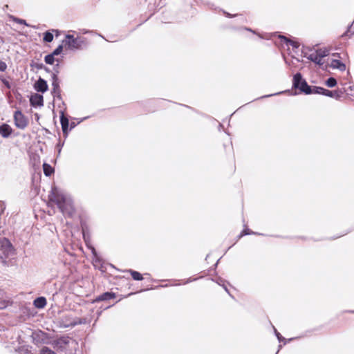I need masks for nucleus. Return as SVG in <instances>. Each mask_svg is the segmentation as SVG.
Listing matches in <instances>:
<instances>
[{
    "label": "nucleus",
    "mask_w": 354,
    "mask_h": 354,
    "mask_svg": "<svg viewBox=\"0 0 354 354\" xmlns=\"http://www.w3.org/2000/svg\"><path fill=\"white\" fill-rule=\"evenodd\" d=\"M55 56L53 55L52 53L46 55L44 57V61H45L46 64H49V65H53L54 64L55 61H57V59L55 58Z\"/></svg>",
    "instance_id": "nucleus-23"
},
{
    "label": "nucleus",
    "mask_w": 354,
    "mask_h": 354,
    "mask_svg": "<svg viewBox=\"0 0 354 354\" xmlns=\"http://www.w3.org/2000/svg\"><path fill=\"white\" fill-rule=\"evenodd\" d=\"M219 260H220V259H218V260L216 261V263L214 264V266H215V267H216V266H217V265H218V263Z\"/></svg>",
    "instance_id": "nucleus-50"
},
{
    "label": "nucleus",
    "mask_w": 354,
    "mask_h": 354,
    "mask_svg": "<svg viewBox=\"0 0 354 354\" xmlns=\"http://www.w3.org/2000/svg\"><path fill=\"white\" fill-rule=\"evenodd\" d=\"M52 80V91L51 93L52 95H55L57 93H61V88L59 86L60 81L59 80V77H54Z\"/></svg>",
    "instance_id": "nucleus-17"
},
{
    "label": "nucleus",
    "mask_w": 354,
    "mask_h": 354,
    "mask_svg": "<svg viewBox=\"0 0 354 354\" xmlns=\"http://www.w3.org/2000/svg\"><path fill=\"white\" fill-rule=\"evenodd\" d=\"M274 328V334L277 338V339L279 340V342H284V344H286L287 342H290L293 339V338H290L288 340H286L277 330V329L273 327Z\"/></svg>",
    "instance_id": "nucleus-29"
},
{
    "label": "nucleus",
    "mask_w": 354,
    "mask_h": 354,
    "mask_svg": "<svg viewBox=\"0 0 354 354\" xmlns=\"http://www.w3.org/2000/svg\"><path fill=\"white\" fill-rule=\"evenodd\" d=\"M33 88L37 92L44 93L48 90V85L44 79L39 77L38 80L35 82Z\"/></svg>",
    "instance_id": "nucleus-9"
},
{
    "label": "nucleus",
    "mask_w": 354,
    "mask_h": 354,
    "mask_svg": "<svg viewBox=\"0 0 354 354\" xmlns=\"http://www.w3.org/2000/svg\"><path fill=\"white\" fill-rule=\"evenodd\" d=\"M221 127H223V124H219V129H221Z\"/></svg>",
    "instance_id": "nucleus-54"
},
{
    "label": "nucleus",
    "mask_w": 354,
    "mask_h": 354,
    "mask_svg": "<svg viewBox=\"0 0 354 354\" xmlns=\"http://www.w3.org/2000/svg\"><path fill=\"white\" fill-rule=\"evenodd\" d=\"M314 94H319L339 100L343 92L340 90L330 91L321 86H314Z\"/></svg>",
    "instance_id": "nucleus-5"
},
{
    "label": "nucleus",
    "mask_w": 354,
    "mask_h": 354,
    "mask_svg": "<svg viewBox=\"0 0 354 354\" xmlns=\"http://www.w3.org/2000/svg\"><path fill=\"white\" fill-rule=\"evenodd\" d=\"M65 48L70 50H82L86 48L88 43L86 38L82 37H75L73 35L67 34L65 39L62 41Z\"/></svg>",
    "instance_id": "nucleus-2"
},
{
    "label": "nucleus",
    "mask_w": 354,
    "mask_h": 354,
    "mask_svg": "<svg viewBox=\"0 0 354 354\" xmlns=\"http://www.w3.org/2000/svg\"><path fill=\"white\" fill-rule=\"evenodd\" d=\"M14 253V249L11 243L7 239H4L1 242L0 247V263L3 266L7 265L6 259Z\"/></svg>",
    "instance_id": "nucleus-4"
},
{
    "label": "nucleus",
    "mask_w": 354,
    "mask_h": 354,
    "mask_svg": "<svg viewBox=\"0 0 354 354\" xmlns=\"http://www.w3.org/2000/svg\"><path fill=\"white\" fill-rule=\"evenodd\" d=\"M42 69L44 70L46 73H50L52 74V71L48 67L46 66L45 65H44V68H42Z\"/></svg>",
    "instance_id": "nucleus-42"
},
{
    "label": "nucleus",
    "mask_w": 354,
    "mask_h": 354,
    "mask_svg": "<svg viewBox=\"0 0 354 354\" xmlns=\"http://www.w3.org/2000/svg\"><path fill=\"white\" fill-rule=\"evenodd\" d=\"M250 234H258V235H262V236L264 235L263 234L257 233V232L252 231L251 230H250L248 228H245V229H243L242 230V232H241V234L239 235V238L242 237L243 236L250 235Z\"/></svg>",
    "instance_id": "nucleus-28"
},
{
    "label": "nucleus",
    "mask_w": 354,
    "mask_h": 354,
    "mask_svg": "<svg viewBox=\"0 0 354 354\" xmlns=\"http://www.w3.org/2000/svg\"><path fill=\"white\" fill-rule=\"evenodd\" d=\"M244 29H245V30H248V31L252 32H253L254 34H255V33H256L254 30H252L251 28H250L245 27V28H244Z\"/></svg>",
    "instance_id": "nucleus-46"
},
{
    "label": "nucleus",
    "mask_w": 354,
    "mask_h": 354,
    "mask_svg": "<svg viewBox=\"0 0 354 354\" xmlns=\"http://www.w3.org/2000/svg\"><path fill=\"white\" fill-rule=\"evenodd\" d=\"M14 121L15 126L20 129H24L28 124V119L20 110L15 111Z\"/></svg>",
    "instance_id": "nucleus-7"
},
{
    "label": "nucleus",
    "mask_w": 354,
    "mask_h": 354,
    "mask_svg": "<svg viewBox=\"0 0 354 354\" xmlns=\"http://www.w3.org/2000/svg\"><path fill=\"white\" fill-rule=\"evenodd\" d=\"M115 293L113 292H105L99 296H97L93 301V303L100 302L102 301H108L115 297Z\"/></svg>",
    "instance_id": "nucleus-11"
},
{
    "label": "nucleus",
    "mask_w": 354,
    "mask_h": 354,
    "mask_svg": "<svg viewBox=\"0 0 354 354\" xmlns=\"http://www.w3.org/2000/svg\"><path fill=\"white\" fill-rule=\"evenodd\" d=\"M46 299L44 297H39L36 298L34 301V306L37 308H43L46 305Z\"/></svg>",
    "instance_id": "nucleus-18"
},
{
    "label": "nucleus",
    "mask_w": 354,
    "mask_h": 354,
    "mask_svg": "<svg viewBox=\"0 0 354 354\" xmlns=\"http://www.w3.org/2000/svg\"><path fill=\"white\" fill-rule=\"evenodd\" d=\"M90 320L85 317L76 318L73 321L65 324L64 326L73 328L77 325L86 324H88Z\"/></svg>",
    "instance_id": "nucleus-13"
},
{
    "label": "nucleus",
    "mask_w": 354,
    "mask_h": 354,
    "mask_svg": "<svg viewBox=\"0 0 354 354\" xmlns=\"http://www.w3.org/2000/svg\"><path fill=\"white\" fill-rule=\"evenodd\" d=\"M65 109H66V108H64L63 110H61L59 111V114H60V123H61L63 134L66 138L68 136V131L70 129H68V127H69L68 119L67 117L65 116Z\"/></svg>",
    "instance_id": "nucleus-8"
},
{
    "label": "nucleus",
    "mask_w": 354,
    "mask_h": 354,
    "mask_svg": "<svg viewBox=\"0 0 354 354\" xmlns=\"http://www.w3.org/2000/svg\"><path fill=\"white\" fill-rule=\"evenodd\" d=\"M221 127H223V124H219V129H221Z\"/></svg>",
    "instance_id": "nucleus-53"
},
{
    "label": "nucleus",
    "mask_w": 354,
    "mask_h": 354,
    "mask_svg": "<svg viewBox=\"0 0 354 354\" xmlns=\"http://www.w3.org/2000/svg\"><path fill=\"white\" fill-rule=\"evenodd\" d=\"M43 40L45 42L50 43L53 40V35L49 30L44 33Z\"/></svg>",
    "instance_id": "nucleus-27"
},
{
    "label": "nucleus",
    "mask_w": 354,
    "mask_h": 354,
    "mask_svg": "<svg viewBox=\"0 0 354 354\" xmlns=\"http://www.w3.org/2000/svg\"><path fill=\"white\" fill-rule=\"evenodd\" d=\"M30 104L33 107L43 106H44V97L42 95L39 93H34L31 95L30 97Z\"/></svg>",
    "instance_id": "nucleus-10"
},
{
    "label": "nucleus",
    "mask_w": 354,
    "mask_h": 354,
    "mask_svg": "<svg viewBox=\"0 0 354 354\" xmlns=\"http://www.w3.org/2000/svg\"><path fill=\"white\" fill-rule=\"evenodd\" d=\"M93 261L95 266H97V265L99 264L100 266L99 269L102 272H104L105 271L106 268L103 266L102 259H101V257L98 254H97V256H93Z\"/></svg>",
    "instance_id": "nucleus-21"
},
{
    "label": "nucleus",
    "mask_w": 354,
    "mask_h": 354,
    "mask_svg": "<svg viewBox=\"0 0 354 354\" xmlns=\"http://www.w3.org/2000/svg\"><path fill=\"white\" fill-rule=\"evenodd\" d=\"M337 80L333 77L328 78L325 82V84L329 88L335 87L337 85Z\"/></svg>",
    "instance_id": "nucleus-26"
},
{
    "label": "nucleus",
    "mask_w": 354,
    "mask_h": 354,
    "mask_svg": "<svg viewBox=\"0 0 354 354\" xmlns=\"http://www.w3.org/2000/svg\"><path fill=\"white\" fill-rule=\"evenodd\" d=\"M87 118H88V117H84V118H82V119H81V120H80V121L79 122V123H80V122H82L83 120H84L87 119Z\"/></svg>",
    "instance_id": "nucleus-48"
},
{
    "label": "nucleus",
    "mask_w": 354,
    "mask_h": 354,
    "mask_svg": "<svg viewBox=\"0 0 354 354\" xmlns=\"http://www.w3.org/2000/svg\"><path fill=\"white\" fill-rule=\"evenodd\" d=\"M18 351L20 354H29L30 353L28 347L25 346L19 348Z\"/></svg>",
    "instance_id": "nucleus-34"
},
{
    "label": "nucleus",
    "mask_w": 354,
    "mask_h": 354,
    "mask_svg": "<svg viewBox=\"0 0 354 354\" xmlns=\"http://www.w3.org/2000/svg\"><path fill=\"white\" fill-rule=\"evenodd\" d=\"M82 231H83V236H84V239H85L86 236H85V232H84V228L82 229Z\"/></svg>",
    "instance_id": "nucleus-49"
},
{
    "label": "nucleus",
    "mask_w": 354,
    "mask_h": 354,
    "mask_svg": "<svg viewBox=\"0 0 354 354\" xmlns=\"http://www.w3.org/2000/svg\"><path fill=\"white\" fill-rule=\"evenodd\" d=\"M281 347H282V346H281V345H279V349H278V351H279V349H281ZM278 352H279V351H277L276 354H277V353H278Z\"/></svg>",
    "instance_id": "nucleus-51"
},
{
    "label": "nucleus",
    "mask_w": 354,
    "mask_h": 354,
    "mask_svg": "<svg viewBox=\"0 0 354 354\" xmlns=\"http://www.w3.org/2000/svg\"><path fill=\"white\" fill-rule=\"evenodd\" d=\"M128 272L131 274L133 280L142 281L143 279L142 275L139 272L133 270H129Z\"/></svg>",
    "instance_id": "nucleus-22"
},
{
    "label": "nucleus",
    "mask_w": 354,
    "mask_h": 354,
    "mask_svg": "<svg viewBox=\"0 0 354 354\" xmlns=\"http://www.w3.org/2000/svg\"><path fill=\"white\" fill-rule=\"evenodd\" d=\"M330 67L338 69L340 71H344L346 70V65L339 59H333L331 60Z\"/></svg>",
    "instance_id": "nucleus-14"
},
{
    "label": "nucleus",
    "mask_w": 354,
    "mask_h": 354,
    "mask_svg": "<svg viewBox=\"0 0 354 354\" xmlns=\"http://www.w3.org/2000/svg\"><path fill=\"white\" fill-rule=\"evenodd\" d=\"M195 280H196V279H195V278L194 279L189 278V279H187L186 281H185V282L183 283L184 284H187V283H188L189 282H192V281H194Z\"/></svg>",
    "instance_id": "nucleus-43"
},
{
    "label": "nucleus",
    "mask_w": 354,
    "mask_h": 354,
    "mask_svg": "<svg viewBox=\"0 0 354 354\" xmlns=\"http://www.w3.org/2000/svg\"><path fill=\"white\" fill-rule=\"evenodd\" d=\"M53 97H54L55 99L56 98V99H57V100H60V101L62 102V104L64 106H66V104H65L64 102L62 100V95H61V93H57V94H55V95H53Z\"/></svg>",
    "instance_id": "nucleus-38"
},
{
    "label": "nucleus",
    "mask_w": 354,
    "mask_h": 354,
    "mask_svg": "<svg viewBox=\"0 0 354 354\" xmlns=\"http://www.w3.org/2000/svg\"><path fill=\"white\" fill-rule=\"evenodd\" d=\"M101 313H102V311H100V312L97 313L98 317L101 315Z\"/></svg>",
    "instance_id": "nucleus-55"
},
{
    "label": "nucleus",
    "mask_w": 354,
    "mask_h": 354,
    "mask_svg": "<svg viewBox=\"0 0 354 354\" xmlns=\"http://www.w3.org/2000/svg\"><path fill=\"white\" fill-rule=\"evenodd\" d=\"M12 132V128L7 124H3L0 126V134L3 138H8Z\"/></svg>",
    "instance_id": "nucleus-15"
},
{
    "label": "nucleus",
    "mask_w": 354,
    "mask_h": 354,
    "mask_svg": "<svg viewBox=\"0 0 354 354\" xmlns=\"http://www.w3.org/2000/svg\"><path fill=\"white\" fill-rule=\"evenodd\" d=\"M316 53L322 59L323 57H326L328 55V50L323 49H318Z\"/></svg>",
    "instance_id": "nucleus-33"
},
{
    "label": "nucleus",
    "mask_w": 354,
    "mask_h": 354,
    "mask_svg": "<svg viewBox=\"0 0 354 354\" xmlns=\"http://www.w3.org/2000/svg\"><path fill=\"white\" fill-rule=\"evenodd\" d=\"M91 252H92L93 256H97V253L95 248H93V247L91 248Z\"/></svg>",
    "instance_id": "nucleus-45"
},
{
    "label": "nucleus",
    "mask_w": 354,
    "mask_h": 354,
    "mask_svg": "<svg viewBox=\"0 0 354 354\" xmlns=\"http://www.w3.org/2000/svg\"><path fill=\"white\" fill-rule=\"evenodd\" d=\"M308 59L317 65H322L324 64L322 59L319 57L317 53L310 54Z\"/></svg>",
    "instance_id": "nucleus-19"
},
{
    "label": "nucleus",
    "mask_w": 354,
    "mask_h": 354,
    "mask_svg": "<svg viewBox=\"0 0 354 354\" xmlns=\"http://www.w3.org/2000/svg\"><path fill=\"white\" fill-rule=\"evenodd\" d=\"M232 28L233 30H237V28H235V27H232Z\"/></svg>",
    "instance_id": "nucleus-56"
},
{
    "label": "nucleus",
    "mask_w": 354,
    "mask_h": 354,
    "mask_svg": "<svg viewBox=\"0 0 354 354\" xmlns=\"http://www.w3.org/2000/svg\"><path fill=\"white\" fill-rule=\"evenodd\" d=\"M57 63L53 66L51 74V79H53L54 77H58V74L59 73V60L57 59Z\"/></svg>",
    "instance_id": "nucleus-25"
},
{
    "label": "nucleus",
    "mask_w": 354,
    "mask_h": 354,
    "mask_svg": "<svg viewBox=\"0 0 354 354\" xmlns=\"http://www.w3.org/2000/svg\"><path fill=\"white\" fill-rule=\"evenodd\" d=\"M292 88L299 90L300 93L306 95L314 94V86H309L299 72L293 75Z\"/></svg>",
    "instance_id": "nucleus-3"
},
{
    "label": "nucleus",
    "mask_w": 354,
    "mask_h": 354,
    "mask_svg": "<svg viewBox=\"0 0 354 354\" xmlns=\"http://www.w3.org/2000/svg\"><path fill=\"white\" fill-rule=\"evenodd\" d=\"M39 354H56L53 351H52L50 348H49L47 346H44L40 350Z\"/></svg>",
    "instance_id": "nucleus-32"
},
{
    "label": "nucleus",
    "mask_w": 354,
    "mask_h": 354,
    "mask_svg": "<svg viewBox=\"0 0 354 354\" xmlns=\"http://www.w3.org/2000/svg\"><path fill=\"white\" fill-rule=\"evenodd\" d=\"M333 56H337V57H339V54H338V53H335V54H333Z\"/></svg>",
    "instance_id": "nucleus-52"
},
{
    "label": "nucleus",
    "mask_w": 354,
    "mask_h": 354,
    "mask_svg": "<svg viewBox=\"0 0 354 354\" xmlns=\"http://www.w3.org/2000/svg\"><path fill=\"white\" fill-rule=\"evenodd\" d=\"M216 282L219 285V286H221L224 290L226 291V292H227V294H229L230 296L232 297V295L230 294L227 286L225 285V280L222 279L221 277H218L216 280Z\"/></svg>",
    "instance_id": "nucleus-24"
},
{
    "label": "nucleus",
    "mask_w": 354,
    "mask_h": 354,
    "mask_svg": "<svg viewBox=\"0 0 354 354\" xmlns=\"http://www.w3.org/2000/svg\"><path fill=\"white\" fill-rule=\"evenodd\" d=\"M0 80L2 82V83L4 84V86L7 88H11V84L9 82V81H8L6 79L3 78V77H0Z\"/></svg>",
    "instance_id": "nucleus-36"
},
{
    "label": "nucleus",
    "mask_w": 354,
    "mask_h": 354,
    "mask_svg": "<svg viewBox=\"0 0 354 354\" xmlns=\"http://www.w3.org/2000/svg\"><path fill=\"white\" fill-rule=\"evenodd\" d=\"M350 313H354V310L349 311Z\"/></svg>",
    "instance_id": "nucleus-59"
},
{
    "label": "nucleus",
    "mask_w": 354,
    "mask_h": 354,
    "mask_svg": "<svg viewBox=\"0 0 354 354\" xmlns=\"http://www.w3.org/2000/svg\"><path fill=\"white\" fill-rule=\"evenodd\" d=\"M167 285H165V286H161V287H167Z\"/></svg>",
    "instance_id": "nucleus-57"
},
{
    "label": "nucleus",
    "mask_w": 354,
    "mask_h": 354,
    "mask_svg": "<svg viewBox=\"0 0 354 354\" xmlns=\"http://www.w3.org/2000/svg\"><path fill=\"white\" fill-rule=\"evenodd\" d=\"M30 66L32 68H37V70H41L42 68H44V65L42 63L35 62L33 60L30 62Z\"/></svg>",
    "instance_id": "nucleus-30"
},
{
    "label": "nucleus",
    "mask_w": 354,
    "mask_h": 354,
    "mask_svg": "<svg viewBox=\"0 0 354 354\" xmlns=\"http://www.w3.org/2000/svg\"><path fill=\"white\" fill-rule=\"evenodd\" d=\"M13 21L15 23H17V24H23V25H25L26 26H30V25L28 24H27V22H26V21L25 19H19V18H17V17H15Z\"/></svg>",
    "instance_id": "nucleus-35"
},
{
    "label": "nucleus",
    "mask_w": 354,
    "mask_h": 354,
    "mask_svg": "<svg viewBox=\"0 0 354 354\" xmlns=\"http://www.w3.org/2000/svg\"><path fill=\"white\" fill-rule=\"evenodd\" d=\"M48 200L57 205L65 217L73 216L75 211L72 199L63 194L57 187H52L48 194Z\"/></svg>",
    "instance_id": "nucleus-1"
},
{
    "label": "nucleus",
    "mask_w": 354,
    "mask_h": 354,
    "mask_svg": "<svg viewBox=\"0 0 354 354\" xmlns=\"http://www.w3.org/2000/svg\"><path fill=\"white\" fill-rule=\"evenodd\" d=\"M278 37L281 39V41L283 43H285L287 46L290 45L293 49H297L299 47V44L297 41H292L288 37L283 36V35H278Z\"/></svg>",
    "instance_id": "nucleus-16"
},
{
    "label": "nucleus",
    "mask_w": 354,
    "mask_h": 354,
    "mask_svg": "<svg viewBox=\"0 0 354 354\" xmlns=\"http://www.w3.org/2000/svg\"><path fill=\"white\" fill-rule=\"evenodd\" d=\"M43 170L46 176H50L55 171L54 168L46 162L43 164Z\"/></svg>",
    "instance_id": "nucleus-20"
},
{
    "label": "nucleus",
    "mask_w": 354,
    "mask_h": 354,
    "mask_svg": "<svg viewBox=\"0 0 354 354\" xmlns=\"http://www.w3.org/2000/svg\"><path fill=\"white\" fill-rule=\"evenodd\" d=\"M32 342L39 346L40 344H48L49 336L48 334L41 330H35L32 333Z\"/></svg>",
    "instance_id": "nucleus-6"
},
{
    "label": "nucleus",
    "mask_w": 354,
    "mask_h": 354,
    "mask_svg": "<svg viewBox=\"0 0 354 354\" xmlns=\"http://www.w3.org/2000/svg\"><path fill=\"white\" fill-rule=\"evenodd\" d=\"M8 301H3L0 302V309L4 308L8 306Z\"/></svg>",
    "instance_id": "nucleus-41"
},
{
    "label": "nucleus",
    "mask_w": 354,
    "mask_h": 354,
    "mask_svg": "<svg viewBox=\"0 0 354 354\" xmlns=\"http://www.w3.org/2000/svg\"><path fill=\"white\" fill-rule=\"evenodd\" d=\"M70 125H71L70 130H71L72 129H73V128H75V127L76 124H75V122H71V124H70Z\"/></svg>",
    "instance_id": "nucleus-47"
},
{
    "label": "nucleus",
    "mask_w": 354,
    "mask_h": 354,
    "mask_svg": "<svg viewBox=\"0 0 354 354\" xmlns=\"http://www.w3.org/2000/svg\"><path fill=\"white\" fill-rule=\"evenodd\" d=\"M222 12L225 15V16L226 17H228V18H232V17H236V16L238 15H232V14H230V13H229V12H226L225 10H222Z\"/></svg>",
    "instance_id": "nucleus-40"
},
{
    "label": "nucleus",
    "mask_w": 354,
    "mask_h": 354,
    "mask_svg": "<svg viewBox=\"0 0 354 354\" xmlns=\"http://www.w3.org/2000/svg\"><path fill=\"white\" fill-rule=\"evenodd\" d=\"M7 65L5 62L0 61V72H3L6 70Z\"/></svg>",
    "instance_id": "nucleus-39"
},
{
    "label": "nucleus",
    "mask_w": 354,
    "mask_h": 354,
    "mask_svg": "<svg viewBox=\"0 0 354 354\" xmlns=\"http://www.w3.org/2000/svg\"><path fill=\"white\" fill-rule=\"evenodd\" d=\"M64 44L62 43V44L59 45L53 52V55H55V56H58L59 55H60L62 51H63V48H64Z\"/></svg>",
    "instance_id": "nucleus-31"
},
{
    "label": "nucleus",
    "mask_w": 354,
    "mask_h": 354,
    "mask_svg": "<svg viewBox=\"0 0 354 354\" xmlns=\"http://www.w3.org/2000/svg\"><path fill=\"white\" fill-rule=\"evenodd\" d=\"M282 93V92L277 93H275V94L266 95H264V96L261 97L260 98L271 97V96H272V95H279V94H280V93Z\"/></svg>",
    "instance_id": "nucleus-44"
},
{
    "label": "nucleus",
    "mask_w": 354,
    "mask_h": 354,
    "mask_svg": "<svg viewBox=\"0 0 354 354\" xmlns=\"http://www.w3.org/2000/svg\"><path fill=\"white\" fill-rule=\"evenodd\" d=\"M109 307H110V306H106L104 309H107V308H109Z\"/></svg>",
    "instance_id": "nucleus-58"
},
{
    "label": "nucleus",
    "mask_w": 354,
    "mask_h": 354,
    "mask_svg": "<svg viewBox=\"0 0 354 354\" xmlns=\"http://www.w3.org/2000/svg\"><path fill=\"white\" fill-rule=\"evenodd\" d=\"M67 344L68 341L64 337H60L59 339L54 340L51 342V345L53 346V348L61 351H62L64 348V345Z\"/></svg>",
    "instance_id": "nucleus-12"
},
{
    "label": "nucleus",
    "mask_w": 354,
    "mask_h": 354,
    "mask_svg": "<svg viewBox=\"0 0 354 354\" xmlns=\"http://www.w3.org/2000/svg\"><path fill=\"white\" fill-rule=\"evenodd\" d=\"M64 142H61V141L59 140V141L58 142V143L56 145L55 148H56V149L57 150L58 155H59V154H60L61 151H62V147L64 146Z\"/></svg>",
    "instance_id": "nucleus-37"
}]
</instances>
